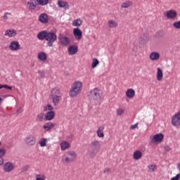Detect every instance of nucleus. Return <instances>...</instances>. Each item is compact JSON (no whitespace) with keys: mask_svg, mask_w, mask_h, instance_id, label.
<instances>
[{"mask_svg":"<svg viewBox=\"0 0 180 180\" xmlns=\"http://www.w3.org/2000/svg\"><path fill=\"white\" fill-rule=\"evenodd\" d=\"M51 96L54 106H58V105L63 100V95L61 94L60 88L54 87L53 89H52L51 91Z\"/></svg>","mask_w":180,"mask_h":180,"instance_id":"1","label":"nucleus"},{"mask_svg":"<svg viewBox=\"0 0 180 180\" xmlns=\"http://www.w3.org/2000/svg\"><path fill=\"white\" fill-rule=\"evenodd\" d=\"M82 90V82H75L72 84V87L70 91V96L71 98H75L77 95Z\"/></svg>","mask_w":180,"mask_h":180,"instance_id":"2","label":"nucleus"},{"mask_svg":"<svg viewBox=\"0 0 180 180\" xmlns=\"http://www.w3.org/2000/svg\"><path fill=\"white\" fill-rule=\"evenodd\" d=\"M77 159V153L74 150H69L66 152L62 158V161L63 162H66L67 164H70L71 162H74Z\"/></svg>","mask_w":180,"mask_h":180,"instance_id":"3","label":"nucleus"},{"mask_svg":"<svg viewBox=\"0 0 180 180\" xmlns=\"http://www.w3.org/2000/svg\"><path fill=\"white\" fill-rule=\"evenodd\" d=\"M88 96L90 101H99L102 98V94H101V90L96 87L89 91Z\"/></svg>","mask_w":180,"mask_h":180,"instance_id":"4","label":"nucleus"},{"mask_svg":"<svg viewBox=\"0 0 180 180\" xmlns=\"http://www.w3.org/2000/svg\"><path fill=\"white\" fill-rule=\"evenodd\" d=\"M91 148L90 157L94 158L99 153V150H101V143L99 141H93L91 143Z\"/></svg>","mask_w":180,"mask_h":180,"instance_id":"5","label":"nucleus"},{"mask_svg":"<svg viewBox=\"0 0 180 180\" xmlns=\"http://www.w3.org/2000/svg\"><path fill=\"white\" fill-rule=\"evenodd\" d=\"M46 40L48 41L47 46L53 47V43L57 40V34L53 32L47 31Z\"/></svg>","mask_w":180,"mask_h":180,"instance_id":"6","label":"nucleus"},{"mask_svg":"<svg viewBox=\"0 0 180 180\" xmlns=\"http://www.w3.org/2000/svg\"><path fill=\"white\" fill-rule=\"evenodd\" d=\"M25 143L27 146H33L36 144V136L33 134H30L25 139Z\"/></svg>","mask_w":180,"mask_h":180,"instance_id":"7","label":"nucleus"},{"mask_svg":"<svg viewBox=\"0 0 180 180\" xmlns=\"http://www.w3.org/2000/svg\"><path fill=\"white\" fill-rule=\"evenodd\" d=\"M8 48L11 51H18V50H20V44H19V41H11Z\"/></svg>","mask_w":180,"mask_h":180,"instance_id":"8","label":"nucleus"},{"mask_svg":"<svg viewBox=\"0 0 180 180\" xmlns=\"http://www.w3.org/2000/svg\"><path fill=\"white\" fill-rule=\"evenodd\" d=\"M165 15L166 16L167 19H175L176 16H178V13H176V11L174 9H171L167 11Z\"/></svg>","mask_w":180,"mask_h":180,"instance_id":"9","label":"nucleus"},{"mask_svg":"<svg viewBox=\"0 0 180 180\" xmlns=\"http://www.w3.org/2000/svg\"><path fill=\"white\" fill-rule=\"evenodd\" d=\"M150 40V35L148 33L145 32L140 35L139 37V44H146Z\"/></svg>","mask_w":180,"mask_h":180,"instance_id":"10","label":"nucleus"},{"mask_svg":"<svg viewBox=\"0 0 180 180\" xmlns=\"http://www.w3.org/2000/svg\"><path fill=\"white\" fill-rule=\"evenodd\" d=\"M164 140V134L159 133L153 136L150 140V143H161Z\"/></svg>","mask_w":180,"mask_h":180,"instance_id":"11","label":"nucleus"},{"mask_svg":"<svg viewBox=\"0 0 180 180\" xmlns=\"http://www.w3.org/2000/svg\"><path fill=\"white\" fill-rule=\"evenodd\" d=\"M38 20L40 23L46 25L49 22V15L46 13H43L39 15Z\"/></svg>","mask_w":180,"mask_h":180,"instance_id":"12","label":"nucleus"},{"mask_svg":"<svg viewBox=\"0 0 180 180\" xmlns=\"http://www.w3.org/2000/svg\"><path fill=\"white\" fill-rule=\"evenodd\" d=\"M73 34L76 40H81L82 39V31L79 28L73 29Z\"/></svg>","mask_w":180,"mask_h":180,"instance_id":"13","label":"nucleus"},{"mask_svg":"<svg viewBox=\"0 0 180 180\" xmlns=\"http://www.w3.org/2000/svg\"><path fill=\"white\" fill-rule=\"evenodd\" d=\"M13 165L9 162H6L3 166L4 172H11V171H13Z\"/></svg>","mask_w":180,"mask_h":180,"instance_id":"14","label":"nucleus"},{"mask_svg":"<svg viewBox=\"0 0 180 180\" xmlns=\"http://www.w3.org/2000/svg\"><path fill=\"white\" fill-rule=\"evenodd\" d=\"M59 41L62 46H68L70 44V38L68 37L59 36L58 37Z\"/></svg>","mask_w":180,"mask_h":180,"instance_id":"15","label":"nucleus"},{"mask_svg":"<svg viewBox=\"0 0 180 180\" xmlns=\"http://www.w3.org/2000/svg\"><path fill=\"white\" fill-rule=\"evenodd\" d=\"M142 158H143V153H141V150H137L134 152V154H133L134 160H135L136 161H139V160H141Z\"/></svg>","mask_w":180,"mask_h":180,"instance_id":"16","label":"nucleus"},{"mask_svg":"<svg viewBox=\"0 0 180 180\" xmlns=\"http://www.w3.org/2000/svg\"><path fill=\"white\" fill-rule=\"evenodd\" d=\"M68 51L70 56H74V54H77L78 51V47L75 46H70L68 47Z\"/></svg>","mask_w":180,"mask_h":180,"instance_id":"17","label":"nucleus"},{"mask_svg":"<svg viewBox=\"0 0 180 180\" xmlns=\"http://www.w3.org/2000/svg\"><path fill=\"white\" fill-rule=\"evenodd\" d=\"M55 117H56V112H54V111H49L45 114L46 120H49V121L53 120V119H54Z\"/></svg>","mask_w":180,"mask_h":180,"instance_id":"18","label":"nucleus"},{"mask_svg":"<svg viewBox=\"0 0 180 180\" xmlns=\"http://www.w3.org/2000/svg\"><path fill=\"white\" fill-rule=\"evenodd\" d=\"M46 37H47V31L46 30L39 32L37 35V39H39V40H46Z\"/></svg>","mask_w":180,"mask_h":180,"instance_id":"19","label":"nucleus"},{"mask_svg":"<svg viewBox=\"0 0 180 180\" xmlns=\"http://www.w3.org/2000/svg\"><path fill=\"white\" fill-rule=\"evenodd\" d=\"M149 58L151 61H157L160 59V53L158 52H152L149 56Z\"/></svg>","mask_w":180,"mask_h":180,"instance_id":"20","label":"nucleus"},{"mask_svg":"<svg viewBox=\"0 0 180 180\" xmlns=\"http://www.w3.org/2000/svg\"><path fill=\"white\" fill-rule=\"evenodd\" d=\"M54 126H56V124L54 123L46 122L44 124L43 129L45 130V131H49V130H51Z\"/></svg>","mask_w":180,"mask_h":180,"instance_id":"21","label":"nucleus"},{"mask_svg":"<svg viewBox=\"0 0 180 180\" xmlns=\"http://www.w3.org/2000/svg\"><path fill=\"white\" fill-rule=\"evenodd\" d=\"M134 95H136V91L133 89H129L126 91V96L129 99L131 98H134Z\"/></svg>","mask_w":180,"mask_h":180,"instance_id":"22","label":"nucleus"},{"mask_svg":"<svg viewBox=\"0 0 180 180\" xmlns=\"http://www.w3.org/2000/svg\"><path fill=\"white\" fill-rule=\"evenodd\" d=\"M16 34L17 33L15 30H7L5 32V36H8V37H15Z\"/></svg>","mask_w":180,"mask_h":180,"instance_id":"23","label":"nucleus"},{"mask_svg":"<svg viewBox=\"0 0 180 180\" xmlns=\"http://www.w3.org/2000/svg\"><path fill=\"white\" fill-rule=\"evenodd\" d=\"M164 74L162 73V70L160 68H158L156 78L158 81H162V77Z\"/></svg>","mask_w":180,"mask_h":180,"instance_id":"24","label":"nucleus"},{"mask_svg":"<svg viewBox=\"0 0 180 180\" xmlns=\"http://www.w3.org/2000/svg\"><path fill=\"white\" fill-rule=\"evenodd\" d=\"M70 147H71V145L70 144V143L65 141V142H62L60 143V148L62 151H65V150H68V148H70Z\"/></svg>","mask_w":180,"mask_h":180,"instance_id":"25","label":"nucleus"},{"mask_svg":"<svg viewBox=\"0 0 180 180\" xmlns=\"http://www.w3.org/2000/svg\"><path fill=\"white\" fill-rule=\"evenodd\" d=\"M103 130H105V127L103 126H101L98 127L97 130V136L98 137H105V134H103Z\"/></svg>","mask_w":180,"mask_h":180,"instance_id":"26","label":"nucleus"},{"mask_svg":"<svg viewBox=\"0 0 180 180\" xmlns=\"http://www.w3.org/2000/svg\"><path fill=\"white\" fill-rule=\"evenodd\" d=\"M58 6H59V8H67L68 9V2L59 0L58 1Z\"/></svg>","mask_w":180,"mask_h":180,"instance_id":"27","label":"nucleus"},{"mask_svg":"<svg viewBox=\"0 0 180 180\" xmlns=\"http://www.w3.org/2000/svg\"><path fill=\"white\" fill-rule=\"evenodd\" d=\"M38 58L40 61H46L47 60V55L44 52H39L38 53Z\"/></svg>","mask_w":180,"mask_h":180,"instance_id":"28","label":"nucleus"},{"mask_svg":"<svg viewBox=\"0 0 180 180\" xmlns=\"http://www.w3.org/2000/svg\"><path fill=\"white\" fill-rule=\"evenodd\" d=\"M108 27H110V28H116L118 26L117 22H116L114 20H110L108 22Z\"/></svg>","mask_w":180,"mask_h":180,"instance_id":"29","label":"nucleus"},{"mask_svg":"<svg viewBox=\"0 0 180 180\" xmlns=\"http://www.w3.org/2000/svg\"><path fill=\"white\" fill-rule=\"evenodd\" d=\"M34 2L37 5L44 6L49 4V0H35Z\"/></svg>","mask_w":180,"mask_h":180,"instance_id":"30","label":"nucleus"},{"mask_svg":"<svg viewBox=\"0 0 180 180\" xmlns=\"http://www.w3.org/2000/svg\"><path fill=\"white\" fill-rule=\"evenodd\" d=\"M133 5V2L129 1L127 2L122 3L121 8H124V9H127V8H129V6H131Z\"/></svg>","mask_w":180,"mask_h":180,"instance_id":"31","label":"nucleus"},{"mask_svg":"<svg viewBox=\"0 0 180 180\" xmlns=\"http://www.w3.org/2000/svg\"><path fill=\"white\" fill-rule=\"evenodd\" d=\"M44 112H41L37 115V122H43L44 120Z\"/></svg>","mask_w":180,"mask_h":180,"instance_id":"32","label":"nucleus"},{"mask_svg":"<svg viewBox=\"0 0 180 180\" xmlns=\"http://www.w3.org/2000/svg\"><path fill=\"white\" fill-rule=\"evenodd\" d=\"M27 6L29 7L30 11H34L36 4H34V3H33V1H30L27 2Z\"/></svg>","mask_w":180,"mask_h":180,"instance_id":"33","label":"nucleus"},{"mask_svg":"<svg viewBox=\"0 0 180 180\" xmlns=\"http://www.w3.org/2000/svg\"><path fill=\"white\" fill-rule=\"evenodd\" d=\"M99 65V60L96 58L93 59V62L91 64V68H96V67Z\"/></svg>","mask_w":180,"mask_h":180,"instance_id":"34","label":"nucleus"},{"mask_svg":"<svg viewBox=\"0 0 180 180\" xmlns=\"http://www.w3.org/2000/svg\"><path fill=\"white\" fill-rule=\"evenodd\" d=\"M72 25L73 26L79 27L81 25H82V20H81V19L75 20L72 22Z\"/></svg>","mask_w":180,"mask_h":180,"instance_id":"35","label":"nucleus"},{"mask_svg":"<svg viewBox=\"0 0 180 180\" xmlns=\"http://www.w3.org/2000/svg\"><path fill=\"white\" fill-rule=\"evenodd\" d=\"M149 172H154V171H157V165H150L148 167Z\"/></svg>","mask_w":180,"mask_h":180,"instance_id":"36","label":"nucleus"},{"mask_svg":"<svg viewBox=\"0 0 180 180\" xmlns=\"http://www.w3.org/2000/svg\"><path fill=\"white\" fill-rule=\"evenodd\" d=\"M46 143H47V139L45 138H42L39 141V144L41 147H46Z\"/></svg>","mask_w":180,"mask_h":180,"instance_id":"37","label":"nucleus"},{"mask_svg":"<svg viewBox=\"0 0 180 180\" xmlns=\"http://www.w3.org/2000/svg\"><path fill=\"white\" fill-rule=\"evenodd\" d=\"M172 26H173V27H174V29L179 30L180 29V20L173 22Z\"/></svg>","mask_w":180,"mask_h":180,"instance_id":"38","label":"nucleus"},{"mask_svg":"<svg viewBox=\"0 0 180 180\" xmlns=\"http://www.w3.org/2000/svg\"><path fill=\"white\" fill-rule=\"evenodd\" d=\"M2 88H5V89L12 90V86L8 84H0V89H2Z\"/></svg>","mask_w":180,"mask_h":180,"instance_id":"39","label":"nucleus"},{"mask_svg":"<svg viewBox=\"0 0 180 180\" xmlns=\"http://www.w3.org/2000/svg\"><path fill=\"white\" fill-rule=\"evenodd\" d=\"M123 113H124V110L121 109V108L117 110V116H122V115H123Z\"/></svg>","mask_w":180,"mask_h":180,"instance_id":"40","label":"nucleus"},{"mask_svg":"<svg viewBox=\"0 0 180 180\" xmlns=\"http://www.w3.org/2000/svg\"><path fill=\"white\" fill-rule=\"evenodd\" d=\"M53 109L54 108L51 104L46 105V110H51V112H53L52 110H53Z\"/></svg>","mask_w":180,"mask_h":180,"instance_id":"41","label":"nucleus"},{"mask_svg":"<svg viewBox=\"0 0 180 180\" xmlns=\"http://www.w3.org/2000/svg\"><path fill=\"white\" fill-rule=\"evenodd\" d=\"M29 168H30L29 165L23 166L21 169V171H22V172H26V171H27V169H29Z\"/></svg>","mask_w":180,"mask_h":180,"instance_id":"42","label":"nucleus"},{"mask_svg":"<svg viewBox=\"0 0 180 180\" xmlns=\"http://www.w3.org/2000/svg\"><path fill=\"white\" fill-rule=\"evenodd\" d=\"M8 15H12V13H5L4 15H3V19H4V20H8Z\"/></svg>","mask_w":180,"mask_h":180,"instance_id":"43","label":"nucleus"},{"mask_svg":"<svg viewBox=\"0 0 180 180\" xmlns=\"http://www.w3.org/2000/svg\"><path fill=\"white\" fill-rule=\"evenodd\" d=\"M139 126V123H136L135 124H132L130 127L131 130H134V129H137Z\"/></svg>","mask_w":180,"mask_h":180,"instance_id":"44","label":"nucleus"},{"mask_svg":"<svg viewBox=\"0 0 180 180\" xmlns=\"http://www.w3.org/2000/svg\"><path fill=\"white\" fill-rule=\"evenodd\" d=\"M5 150L4 149H0V158H2L4 155H5Z\"/></svg>","mask_w":180,"mask_h":180,"instance_id":"45","label":"nucleus"},{"mask_svg":"<svg viewBox=\"0 0 180 180\" xmlns=\"http://www.w3.org/2000/svg\"><path fill=\"white\" fill-rule=\"evenodd\" d=\"M38 74L39 75L40 78H44V71H39Z\"/></svg>","mask_w":180,"mask_h":180,"instance_id":"46","label":"nucleus"},{"mask_svg":"<svg viewBox=\"0 0 180 180\" xmlns=\"http://www.w3.org/2000/svg\"><path fill=\"white\" fill-rule=\"evenodd\" d=\"M104 174H109L110 172V168H106L103 171Z\"/></svg>","mask_w":180,"mask_h":180,"instance_id":"47","label":"nucleus"},{"mask_svg":"<svg viewBox=\"0 0 180 180\" xmlns=\"http://www.w3.org/2000/svg\"><path fill=\"white\" fill-rule=\"evenodd\" d=\"M171 180H179V176L176 174V176L171 178Z\"/></svg>","mask_w":180,"mask_h":180,"instance_id":"48","label":"nucleus"},{"mask_svg":"<svg viewBox=\"0 0 180 180\" xmlns=\"http://www.w3.org/2000/svg\"><path fill=\"white\" fill-rule=\"evenodd\" d=\"M165 151H171V148L169 146H165Z\"/></svg>","mask_w":180,"mask_h":180,"instance_id":"49","label":"nucleus"},{"mask_svg":"<svg viewBox=\"0 0 180 180\" xmlns=\"http://www.w3.org/2000/svg\"><path fill=\"white\" fill-rule=\"evenodd\" d=\"M23 112V110L22 108H19L18 110H17V114L18 115H20V113H22Z\"/></svg>","mask_w":180,"mask_h":180,"instance_id":"50","label":"nucleus"},{"mask_svg":"<svg viewBox=\"0 0 180 180\" xmlns=\"http://www.w3.org/2000/svg\"><path fill=\"white\" fill-rule=\"evenodd\" d=\"M36 180H46V179H44V178H42V177H37Z\"/></svg>","mask_w":180,"mask_h":180,"instance_id":"51","label":"nucleus"},{"mask_svg":"<svg viewBox=\"0 0 180 180\" xmlns=\"http://www.w3.org/2000/svg\"><path fill=\"white\" fill-rule=\"evenodd\" d=\"M41 176L40 174H36V178H40Z\"/></svg>","mask_w":180,"mask_h":180,"instance_id":"52","label":"nucleus"},{"mask_svg":"<svg viewBox=\"0 0 180 180\" xmlns=\"http://www.w3.org/2000/svg\"><path fill=\"white\" fill-rule=\"evenodd\" d=\"M4 164V160H0V165H2Z\"/></svg>","mask_w":180,"mask_h":180,"instance_id":"53","label":"nucleus"},{"mask_svg":"<svg viewBox=\"0 0 180 180\" xmlns=\"http://www.w3.org/2000/svg\"><path fill=\"white\" fill-rule=\"evenodd\" d=\"M2 102V98L0 97V103Z\"/></svg>","mask_w":180,"mask_h":180,"instance_id":"54","label":"nucleus"}]
</instances>
